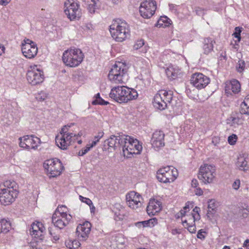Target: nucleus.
I'll list each match as a JSON object with an SVG mask.
<instances>
[{
	"label": "nucleus",
	"instance_id": "64",
	"mask_svg": "<svg viewBox=\"0 0 249 249\" xmlns=\"http://www.w3.org/2000/svg\"><path fill=\"white\" fill-rule=\"evenodd\" d=\"M235 33H239L240 34V33H241V30H240V29L239 28V27H236L235 28Z\"/></svg>",
	"mask_w": 249,
	"mask_h": 249
},
{
	"label": "nucleus",
	"instance_id": "47",
	"mask_svg": "<svg viewBox=\"0 0 249 249\" xmlns=\"http://www.w3.org/2000/svg\"><path fill=\"white\" fill-rule=\"evenodd\" d=\"M115 214L118 217L119 220H123L124 218V209L122 208V210H120L118 213L114 211Z\"/></svg>",
	"mask_w": 249,
	"mask_h": 249
},
{
	"label": "nucleus",
	"instance_id": "28",
	"mask_svg": "<svg viewBox=\"0 0 249 249\" xmlns=\"http://www.w3.org/2000/svg\"><path fill=\"white\" fill-rule=\"evenodd\" d=\"M101 6V2L99 0H90L88 1L87 9L89 13L93 14Z\"/></svg>",
	"mask_w": 249,
	"mask_h": 249
},
{
	"label": "nucleus",
	"instance_id": "49",
	"mask_svg": "<svg viewBox=\"0 0 249 249\" xmlns=\"http://www.w3.org/2000/svg\"><path fill=\"white\" fill-rule=\"evenodd\" d=\"M240 181L239 179H236L234 181V182L232 184V188L234 189V190H238L239 187H240Z\"/></svg>",
	"mask_w": 249,
	"mask_h": 249
},
{
	"label": "nucleus",
	"instance_id": "33",
	"mask_svg": "<svg viewBox=\"0 0 249 249\" xmlns=\"http://www.w3.org/2000/svg\"><path fill=\"white\" fill-rule=\"evenodd\" d=\"M171 20L167 17H160L158 21L157 26L159 27H165L171 24Z\"/></svg>",
	"mask_w": 249,
	"mask_h": 249
},
{
	"label": "nucleus",
	"instance_id": "58",
	"mask_svg": "<svg viewBox=\"0 0 249 249\" xmlns=\"http://www.w3.org/2000/svg\"><path fill=\"white\" fill-rule=\"evenodd\" d=\"M89 206L90 207L91 213L92 214H94L95 211V207L93 205V203H92L91 205H89Z\"/></svg>",
	"mask_w": 249,
	"mask_h": 249
},
{
	"label": "nucleus",
	"instance_id": "52",
	"mask_svg": "<svg viewBox=\"0 0 249 249\" xmlns=\"http://www.w3.org/2000/svg\"><path fill=\"white\" fill-rule=\"evenodd\" d=\"M194 192L197 196H201L203 194V191L200 188H196Z\"/></svg>",
	"mask_w": 249,
	"mask_h": 249
},
{
	"label": "nucleus",
	"instance_id": "31",
	"mask_svg": "<svg viewBox=\"0 0 249 249\" xmlns=\"http://www.w3.org/2000/svg\"><path fill=\"white\" fill-rule=\"evenodd\" d=\"M68 209L65 205L58 206L53 214L54 215H63L66 216L71 215L68 213Z\"/></svg>",
	"mask_w": 249,
	"mask_h": 249
},
{
	"label": "nucleus",
	"instance_id": "27",
	"mask_svg": "<svg viewBox=\"0 0 249 249\" xmlns=\"http://www.w3.org/2000/svg\"><path fill=\"white\" fill-rule=\"evenodd\" d=\"M165 72L169 79L173 80L180 73V69L177 66L170 65L166 68Z\"/></svg>",
	"mask_w": 249,
	"mask_h": 249
},
{
	"label": "nucleus",
	"instance_id": "42",
	"mask_svg": "<svg viewBox=\"0 0 249 249\" xmlns=\"http://www.w3.org/2000/svg\"><path fill=\"white\" fill-rule=\"evenodd\" d=\"M237 140V136L235 134H232L228 137V141L231 145H234Z\"/></svg>",
	"mask_w": 249,
	"mask_h": 249
},
{
	"label": "nucleus",
	"instance_id": "50",
	"mask_svg": "<svg viewBox=\"0 0 249 249\" xmlns=\"http://www.w3.org/2000/svg\"><path fill=\"white\" fill-rule=\"evenodd\" d=\"M144 45V41L142 40H141L140 41H138L134 45V47L136 49H138L139 48L142 47Z\"/></svg>",
	"mask_w": 249,
	"mask_h": 249
},
{
	"label": "nucleus",
	"instance_id": "63",
	"mask_svg": "<svg viewBox=\"0 0 249 249\" xmlns=\"http://www.w3.org/2000/svg\"><path fill=\"white\" fill-rule=\"evenodd\" d=\"M76 135L77 136V138H75V141L78 140V137H80L82 135V133L80 132L78 133L77 135Z\"/></svg>",
	"mask_w": 249,
	"mask_h": 249
},
{
	"label": "nucleus",
	"instance_id": "39",
	"mask_svg": "<svg viewBox=\"0 0 249 249\" xmlns=\"http://www.w3.org/2000/svg\"><path fill=\"white\" fill-rule=\"evenodd\" d=\"M47 97V93L43 91H40L36 95V99L40 102L45 100Z\"/></svg>",
	"mask_w": 249,
	"mask_h": 249
},
{
	"label": "nucleus",
	"instance_id": "19",
	"mask_svg": "<svg viewBox=\"0 0 249 249\" xmlns=\"http://www.w3.org/2000/svg\"><path fill=\"white\" fill-rule=\"evenodd\" d=\"M208 77L201 73H195L191 77V83L198 89L205 88L210 83Z\"/></svg>",
	"mask_w": 249,
	"mask_h": 249
},
{
	"label": "nucleus",
	"instance_id": "34",
	"mask_svg": "<svg viewBox=\"0 0 249 249\" xmlns=\"http://www.w3.org/2000/svg\"><path fill=\"white\" fill-rule=\"evenodd\" d=\"M208 208L209 210L207 215L208 217H210L215 211L216 204L214 200H210L208 201Z\"/></svg>",
	"mask_w": 249,
	"mask_h": 249
},
{
	"label": "nucleus",
	"instance_id": "43",
	"mask_svg": "<svg viewBox=\"0 0 249 249\" xmlns=\"http://www.w3.org/2000/svg\"><path fill=\"white\" fill-rule=\"evenodd\" d=\"M245 67V63L244 61L241 60H239L237 66V71L241 72L244 70Z\"/></svg>",
	"mask_w": 249,
	"mask_h": 249
},
{
	"label": "nucleus",
	"instance_id": "11",
	"mask_svg": "<svg viewBox=\"0 0 249 249\" xmlns=\"http://www.w3.org/2000/svg\"><path fill=\"white\" fill-rule=\"evenodd\" d=\"M178 176L177 169L173 167H165L159 170L157 173L158 180L164 183L173 182Z\"/></svg>",
	"mask_w": 249,
	"mask_h": 249
},
{
	"label": "nucleus",
	"instance_id": "29",
	"mask_svg": "<svg viewBox=\"0 0 249 249\" xmlns=\"http://www.w3.org/2000/svg\"><path fill=\"white\" fill-rule=\"evenodd\" d=\"M203 50L204 53L207 54L213 50V40L211 38H204L203 41Z\"/></svg>",
	"mask_w": 249,
	"mask_h": 249
},
{
	"label": "nucleus",
	"instance_id": "17",
	"mask_svg": "<svg viewBox=\"0 0 249 249\" xmlns=\"http://www.w3.org/2000/svg\"><path fill=\"white\" fill-rule=\"evenodd\" d=\"M157 9L155 1H145L141 3L139 11L142 17L145 18H150L155 13Z\"/></svg>",
	"mask_w": 249,
	"mask_h": 249
},
{
	"label": "nucleus",
	"instance_id": "3",
	"mask_svg": "<svg viewBox=\"0 0 249 249\" xmlns=\"http://www.w3.org/2000/svg\"><path fill=\"white\" fill-rule=\"evenodd\" d=\"M189 211V207L186 205L180 211V214L183 226L187 228L190 232L193 233L196 231L195 222L200 219L199 213L200 208L196 207L190 213Z\"/></svg>",
	"mask_w": 249,
	"mask_h": 249
},
{
	"label": "nucleus",
	"instance_id": "8",
	"mask_svg": "<svg viewBox=\"0 0 249 249\" xmlns=\"http://www.w3.org/2000/svg\"><path fill=\"white\" fill-rule=\"evenodd\" d=\"M122 139L123 142L122 150L124 157L130 158L133 154H139L142 150V146L137 140L129 136H125Z\"/></svg>",
	"mask_w": 249,
	"mask_h": 249
},
{
	"label": "nucleus",
	"instance_id": "2",
	"mask_svg": "<svg viewBox=\"0 0 249 249\" xmlns=\"http://www.w3.org/2000/svg\"><path fill=\"white\" fill-rule=\"evenodd\" d=\"M138 96V92L135 89L124 86L113 87L109 93V97L119 103H127L136 99Z\"/></svg>",
	"mask_w": 249,
	"mask_h": 249
},
{
	"label": "nucleus",
	"instance_id": "48",
	"mask_svg": "<svg viewBox=\"0 0 249 249\" xmlns=\"http://www.w3.org/2000/svg\"><path fill=\"white\" fill-rule=\"evenodd\" d=\"M79 198H80V199L81 201H82L83 202H85V203L88 204L89 206V205L92 204V202L90 199H89L88 198L84 197L81 196H79Z\"/></svg>",
	"mask_w": 249,
	"mask_h": 249
},
{
	"label": "nucleus",
	"instance_id": "26",
	"mask_svg": "<svg viewBox=\"0 0 249 249\" xmlns=\"http://www.w3.org/2000/svg\"><path fill=\"white\" fill-rule=\"evenodd\" d=\"M45 230L43 224L40 222H37L36 223H34L32 225V228L30 229V234L35 237H40L42 235V233Z\"/></svg>",
	"mask_w": 249,
	"mask_h": 249
},
{
	"label": "nucleus",
	"instance_id": "13",
	"mask_svg": "<svg viewBox=\"0 0 249 249\" xmlns=\"http://www.w3.org/2000/svg\"><path fill=\"white\" fill-rule=\"evenodd\" d=\"M43 167L50 177L60 175L63 170L62 164L58 159L46 160L43 163Z\"/></svg>",
	"mask_w": 249,
	"mask_h": 249
},
{
	"label": "nucleus",
	"instance_id": "40",
	"mask_svg": "<svg viewBox=\"0 0 249 249\" xmlns=\"http://www.w3.org/2000/svg\"><path fill=\"white\" fill-rule=\"evenodd\" d=\"M93 105H107L108 104V102L105 101L100 97H98L96 98L94 101L92 102Z\"/></svg>",
	"mask_w": 249,
	"mask_h": 249
},
{
	"label": "nucleus",
	"instance_id": "21",
	"mask_svg": "<svg viewBox=\"0 0 249 249\" xmlns=\"http://www.w3.org/2000/svg\"><path fill=\"white\" fill-rule=\"evenodd\" d=\"M71 219V215L63 216V215L55 216L54 214H53L52 221L55 227L61 229L68 225Z\"/></svg>",
	"mask_w": 249,
	"mask_h": 249
},
{
	"label": "nucleus",
	"instance_id": "35",
	"mask_svg": "<svg viewBox=\"0 0 249 249\" xmlns=\"http://www.w3.org/2000/svg\"><path fill=\"white\" fill-rule=\"evenodd\" d=\"M66 245L67 247L70 249H76L79 246V242L75 240H68L66 241Z\"/></svg>",
	"mask_w": 249,
	"mask_h": 249
},
{
	"label": "nucleus",
	"instance_id": "44",
	"mask_svg": "<svg viewBox=\"0 0 249 249\" xmlns=\"http://www.w3.org/2000/svg\"><path fill=\"white\" fill-rule=\"evenodd\" d=\"M81 28L85 31H91L93 29L92 25L90 23L84 24Z\"/></svg>",
	"mask_w": 249,
	"mask_h": 249
},
{
	"label": "nucleus",
	"instance_id": "9",
	"mask_svg": "<svg viewBox=\"0 0 249 249\" xmlns=\"http://www.w3.org/2000/svg\"><path fill=\"white\" fill-rule=\"evenodd\" d=\"M64 12L71 21L78 20L82 16L80 4L75 0H67L65 2Z\"/></svg>",
	"mask_w": 249,
	"mask_h": 249
},
{
	"label": "nucleus",
	"instance_id": "20",
	"mask_svg": "<svg viewBox=\"0 0 249 249\" xmlns=\"http://www.w3.org/2000/svg\"><path fill=\"white\" fill-rule=\"evenodd\" d=\"M164 133L160 130L155 131L153 133L151 138V144L154 149L158 150L164 146Z\"/></svg>",
	"mask_w": 249,
	"mask_h": 249
},
{
	"label": "nucleus",
	"instance_id": "61",
	"mask_svg": "<svg viewBox=\"0 0 249 249\" xmlns=\"http://www.w3.org/2000/svg\"><path fill=\"white\" fill-rule=\"evenodd\" d=\"M233 35L235 38H238L239 41L240 40V34L239 33H234Z\"/></svg>",
	"mask_w": 249,
	"mask_h": 249
},
{
	"label": "nucleus",
	"instance_id": "16",
	"mask_svg": "<svg viewBox=\"0 0 249 249\" xmlns=\"http://www.w3.org/2000/svg\"><path fill=\"white\" fill-rule=\"evenodd\" d=\"M21 51L23 55L29 59L34 58L38 52L36 44L28 38H25L21 43Z\"/></svg>",
	"mask_w": 249,
	"mask_h": 249
},
{
	"label": "nucleus",
	"instance_id": "30",
	"mask_svg": "<svg viewBox=\"0 0 249 249\" xmlns=\"http://www.w3.org/2000/svg\"><path fill=\"white\" fill-rule=\"evenodd\" d=\"M11 225L10 222L6 219H0V233H6L11 229Z\"/></svg>",
	"mask_w": 249,
	"mask_h": 249
},
{
	"label": "nucleus",
	"instance_id": "14",
	"mask_svg": "<svg viewBox=\"0 0 249 249\" xmlns=\"http://www.w3.org/2000/svg\"><path fill=\"white\" fill-rule=\"evenodd\" d=\"M27 80L32 85L41 83L44 79L43 71L37 65L30 67L26 74Z\"/></svg>",
	"mask_w": 249,
	"mask_h": 249
},
{
	"label": "nucleus",
	"instance_id": "36",
	"mask_svg": "<svg viewBox=\"0 0 249 249\" xmlns=\"http://www.w3.org/2000/svg\"><path fill=\"white\" fill-rule=\"evenodd\" d=\"M142 228L145 227H152L155 226L157 223V220L156 218H151L148 220L142 221Z\"/></svg>",
	"mask_w": 249,
	"mask_h": 249
},
{
	"label": "nucleus",
	"instance_id": "7",
	"mask_svg": "<svg viewBox=\"0 0 249 249\" xmlns=\"http://www.w3.org/2000/svg\"><path fill=\"white\" fill-rule=\"evenodd\" d=\"M84 54L77 48L71 49L63 53L62 60L65 65L69 67H76L83 61Z\"/></svg>",
	"mask_w": 249,
	"mask_h": 249
},
{
	"label": "nucleus",
	"instance_id": "37",
	"mask_svg": "<svg viewBox=\"0 0 249 249\" xmlns=\"http://www.w3.org/2000/svg\"><path fill=\"white\" fill-rule=\"evenodd\" d=\"M230 121L228 123L231 124V125H235L236 124H242L243 120L239 117V116L231 117L229 120Z\"/></svg>",
	"mask_w": 249,
	"mask_h": 249
},
{
	"label": "nucleus",
	"instance_id": "41",
	"mask_svg": "<svg viewBox=\"0 0 249 249\" xmlns=\"http://www.w3.org/2000/svg\"><path fill=\"white\" fill-rule=\"evenodd\" d=\"M240 113L241 114L249 115V106L245 105H241Z\"/></svg>",
	"mask_w": 249,
	"mask_h": 249
},
{
	"label": "nucleus",
	"instance_id": "1",
	"mask_svg": "<svg viewBox=\"0 0 249 249\" xmlns=\"http://www.w3.org/2000/svg\"><path fill=\"white\" fill-rule=\"evenodd\" d=\"M18 186L14 180H8L0 185V202L8 205L14 202L18 194Z\"/></svg>",
	"mask_w": 249,
	"mask_h": 249
},
{
	"label": "nucleus",
	"instance_id": "57",
	"mask_svg": "<svg viewBox=\"0 0 249 249\" xmlns=\"http://www.w3.org/2000/svg\"><path fill=\"white\" fill-rule=\"evenodd\" d=\"M112 4L113 5H118L122 2L123 0H110Z\"/></svg>",
	"mask_w": 249,
	"mask_h": 249
},
{
	"label": "nucleus",
	"instance_id": "15",
	"mask_svg": "<svg viewBox=\"0 0 249 249\" xmlns=\"http://www.w3.org/2000/svg\"><path fill=\"white\" fill-rule=\"evenodd\" d=\"M18 140L19 146L27 150H36L41 143L40 139L33 135H26L20 137Z\"/></svg>",
	"mask_w": 249,
	"mask_h": 249
},
{
	"label": "nucleus",
	"instance_id": "45",
	"mask_svg": "<svg viewBox=\"0 0 249 249\" xmlns=\"http://www.w3.org/2000/svg\"><path fill=\"white\" fill-rule=\"evenodd\" d=\"M92 147H91V145L90 146H89L88 145L83 149H81L80 151H79L78 153V155L80 156H82L85 154H86L91 148Z\"/></svg>",
	"mask_w": 249,
	"mask_h": 249
},
{
	"label": "nucleus",
	"instance_id": "54",
	"mask_svg": "<svg viewBox=\"0 0 249 249\" xmlns=\"http://www.w3.org/2000/svg\"><path fill=\"white\" fill-rule=\"evenodd\" d=\"M242 216L244 218H247L249 215V211L247 210H243L242 211Z\"/></svg>",
	"mask_w": 249,
	"mask_h": 249
},
{
	"label": "nucleus",
	"instance_id": "38",
	"mask_svg": "<svg viewBox=\"0 0 249 249\" xmlns=\"http://www.w3.org/2000/svg\"><path fill=\"white\" fill-rule=\"evenodd\" d=\"M104 133L103 131H99L98 132L97 134L94 136V140L91 143V147H93L95 146L97 143L99 142V140L101 138H102L104 136Z\"/></svg>",
	"mask_w": 249,
	"mask_h": 249
},
{
	"label": "nucleus",
	"instance_id": "62",
	"mask_svg": "<svg viewBox=\"0 0 249 249\" xmlns=\"http://www.w3.org/2000/svg\"><path fill=\"white\" fill-rule=\"evenodd\" d=\"M142 221L135 223V226L139 228L142 227Z\"/></svg>",
	"mask_w": 249,
	"mask_h": 249
},
{
	"label": "nucleus",
	"instance_id": "51",
	"mask_svg": "<svg viewBox=\"0 0 249 249\" xmlns=\"http://www.w3.org/2000/svg\"><path fill=\"white\" fill-rule=\"evenodd\" d=\"M50 234L53 236V240L55 241H57L59 239V235L56 234L55 233H53L51 230L49 231Z\"/></svg>",
	"mask_w": 249,
	"mask_h": 249
},
{
	"label": "nucleus",
	"instance_id": "4",
	"mask_svg": "<svg viewBox=\"0 0 249 249\" xmlns=\"http://www.w3.org/2000/svg\"><path fill=\"white\" fill-rule=\"evenodd\" d=\"M109 31L112 37L117 42H122L130 36V30L127 23L121 19L114 20L110 26Z\"/></svg>",
	"mask_w": 249,
	"mask_h": 249
},
{
	"label": "nucleus",
	"instance_id": "24",
	"mask_svg": "<svg viewBox=\"0 0 249 249\" xmlns=\"http://www.w3.org/2000/svg\"><path fill=\"white\" fill-rule=\"evenodd\" d=\"M91 224L89 222H86L82 224H79L76 228V233L79 238H86L90 231Z\"/></svg>",
	"mask_w": 249,
	"mask_h": 249
},
{
	"label": "nucleus",
	"instance_id": "46",
	"mask_svg": "<svg viewBox=\"0 0 249 249\" xmlns=\"http://www.w3.org/2000/svg\"><path fill=\"white\" fill-rule=\"evenodd\" d=\"M206 232L203 230H200L197 234V237L201 240H204L205 238Z\"/></svg>",
	"mask_w": 249,
	"mask_h": 249
},
{
	"label": "nucleus",
	"instance_id": "12",
	"mask_svg": "<svg viewBox=\"0 0 249 249\" xmlns=\"http://www.w3.org/2000/svg\"><path fill=\"white\" fill-rule=\"evenodd\" d=\"M215 170L214 166L204 164L199 168L198 177L205 184L212 183L216 175Z\"/></svg>",
	"mask_w": 249,
	"mask_h": 249
},
{
	"label": "nucleus",
	"instance_id": "22",
	"mask_svg": "<svg viewBox=\"0 0 249 249\" xmlns=\"http://www.w3.org/2000/svg\"><path fill=\"white\" fill-rule=\"evenodd\" d=\"M241 89V85L238 81L233 79L225 83V91L228 95H231L232 93H237Z\"/></svg>",
	"mask_w": 249,
	"mask_h": 249
},
{
	"label": "nucleus",
	"instance_id": "25",
	"mask_svg": "<svg viewBox=\"0 0 249 249\" xmlns=\"http://www.w3.org/2000/svg\"><path fill=\"white\" fill-rule=\"evenodd\" d=\"M146 209L149 215H155L161 210V203L158 200L150 199Z\"/></svg>",
	"mask_w": 249,
	"mask_h": 249
},
{
	"label": "nucleus",
	"instance_id": "6",
	"mask_svg": "<svg viewBox=\"0 0 249 249\" xmlns=\"http://www.w3.org/2000/svg\"><path fill=\"white\" fill-rule=\"evenodd\" d=\"M72 125L73 124H71L64 125L61 128L60 134L55 137L56 144L61 149H67L71 142L75 141V138H77L76 134L70 131V128Z\"/></svg>",
	"mask_w": 249,
	"mask_h": 249
},
{
	"label": "nucleus",
	"instance_id": "18",
	"mask_svg": "<svg viewBox=\"0 0 249 249\" xmlns=\"http://www.w3.org/2000/svg\"><path fill=\"white\" fill-rule=\"evenodd\" d=\"M127 205L131 209L135 210L141 207L142 200L141 195L135 191H131L126 195Z\"/></svg>",
	"mask_w": 249,
	"mask_h": 249
},
{
	"label": "nucleus",
	"instance_id": "55",
	"mask_svg": "<svg viewBox=\"0 0 249 249\" xmlns=\"http://www.w3.org/2000/svg\"><path fill=\"white\" fill-rule=\"evenodd\" d=\"M198 184V181L196 179H193L192 180L191 185L194 188H196Z\"/></svg>",
	"mask_w": 249,
	"mask_h": 249
},
{
	"label": "nucleus",
	"instance_id": "53",
	"mask_svg": "<svg viewBox=\"0 0 249 249\" xmlns=\"http://www.w3.org/2000/svg\"><path fill=\"white\" fill-rule=\"evenodd\" d=\"M241 105H245L246 106H249V95L246 96L244 101L241 103Z\"/></svg>",
	"mask_w": 249,
	"mask_h": 249
},
{
	"label": "nucleus",
	"instance_id": "56",
	"mask_svg": "<svg viewBox=\"0 0 249 249\" xmlns=\"http://www.w3.org/2000/svg\"><path fill=\"white\" fill-rule=\"evenodd\" d=\"M5 48L3 45L0 43V56L5 53Z\"/></svg>",
	"mask_w": 249,
	"mask_h": 249
},
{
	"label": "nucleus",
	"instance_id": "60",
	"mask_svg": "<svg viewBox=\"0 0 249 249\" xmlns=\"http://www.w3.org/2000/svg\"><path fill=\"white\" fill-rule=\"evenodd\" d=\"M243 246L245 247H249V239H246L244 243Z\"/></svg>",
	"mask_w": 249,
	"mask_h": 249
},
{
	"label": "nucleus",
	"instance_id": "59",
	"mask_svg": "<svg viewBox=\"0 0 249 249\" xmlns=\"http://www.w3.org/2000/svg\"><path fill=\"white\" fill-rule=\"evenodd\" d=\"M8 4V1L6 0H0V5L6 6Z\"/></svg>",
	"mask_w": 249,
	"mask_h": 249
},
{
	"label": "nucleus",
	"instance_id": "10",
	"mask_svg": "<svg viewBox=\"0 0 249 249\" xmlns=\"http://www.w3.org/2000/svg\"><path fill=\"white\" fill-rule=\"evenodd\" d=\"M172 98V91L160 90L154 96L153 104L156 108L162 110L167 107V104L170 103Z\"/></svg>",
	"mask_w": 249,
	"mask_h": 249
},
{
	"label": "nucleus",
	"instance_id": "23",
	"mask_svg": "<svg viewBox=\"0 0 249 249\" xmlns=\"http://www.w3.org/2000/svg\"><path fill=\"white\" fill-rule=\"evenodd\" d=\"M125 135L122 136H114L112 135L109 139L105 141V144H107L109 147L113 148L114 149L123 147V139H124Z\"/></svg>",
	"mask_w": 249,
	"mask_h": 249
},
{
	"label": "nucleus",
	"instance_id": "5",
	"mask_svg": "<svg viewBox=\"0 0 249 249\" xmlns=\"http://www.w3.org/2000/svg\"><path fill=\"white\" fill-rule=\"evenodd\" d=\"M127 71L126 65L122 62H118L110 71L108 75V79L113 84L125 83L128 78Z\"/></svg>",
	"mask_w": 249,
	"mask_h": 249
},
{
	"label": "nucleus",
	"instance_id": "32",
	"mask_svg": "<svg viewBox=\"0 0 249 249\" xmlns=\"http://www.w3.org/2000/svg\"><path fill=\"white\" fill-rule=\"evenodd\" d=\"M236 166L241 170L245 171L246 170L247 165V162L245 158L241 155H240L237 159Z\"/></svg>",
	"mask_w": 249,
	"mask_h": 249
}]
</instances>
